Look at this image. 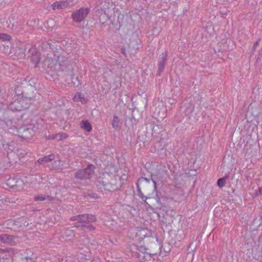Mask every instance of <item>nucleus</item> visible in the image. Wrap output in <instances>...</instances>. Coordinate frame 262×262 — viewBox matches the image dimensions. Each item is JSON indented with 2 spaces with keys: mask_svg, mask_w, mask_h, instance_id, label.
Listing matches in <instances>:
<instances>
[{
  "mask_svg": "<svg viewBox=\"0 0 262 262\" xmlns=\"http://www.w3.org/2000/svg\"><path fill=\"white\" fill-rule=\"evenodd\" d=\"M48 63L47 74L52 79H56V73L59 71H67L71 66L70 62L63 56L55 54L54 57L47 60Z\"/></svg>",
  "mask_w": 262,
  "mask_h": 262,
  "instance_id": "1",
  "label": "nucleus"
},
{
  "mask_svg": "<svg viewBox=\"0 0 262 262\" xmlns=\"http://www.w3.org/2000/svg\"><path fill=\"white\" fill-rule=\"evenodd\" d=\"M49 199L48 195L39 194L34 197V200L36 201H43Z\"/></svg>",
  "mask_w": 262,
  "mask_h": 262,
  "instance_id": "18",
  "label": "nucleus"
},
{
  "mask_svg": "<svg viewBox=\"0 0 262 262\" xmlns=\"http://www.w3.org/2000/svg\"><path fill=\"white\" fill-rule=\"evenodd\" d=\"M27 185L25 184L24 181L18 178L17 181V183H16V186L14 188V190L15 191H20L25 189V187Z\"/></svg>",
  "mask_w": 262,
  "mask_h": 262,
  "instance_id": "12",
  "label": "nucleus"
},
{
  "mask_svg": "<svg viewBox=\"0 0 262 262\" xmlns=\"http://www.w3.org/2000/svg\"><path fill=\"white\" fill-rule=\"evenodd\" d=\"M259 40H257L255 42V43H254V45L253 46V50H255L256 49V47H257V45H258V44L259 43Z\"/></svg>",
  "mask_w": 262,
  "mask_h": 262,
  "instance_id": "26",
  "label": "nucleus"
},
{
  "mask_svg": "<svg viewBox=\"0 0 262 262\" xmlns=\"http://www.w3.org/2000/svg\"><path fill=\"white\" fill-rule=\"evenodd\" d=\"M89 12L88 8L81 7L72 13V18L75 22H81L87 16Z\"/></svg>",
  "mask_w": 262,
  "mask_h": 262,
  "instance_id": "3",
  "label": "nucleus"
},
{
  "mask_svg": "<svg viewBox=\"0 0 262 262\" xmlns=\"http://www.w3.org/2000/svg\"><path fill=\"white\" fill-rule=\"evenodd\" d=\"M132 233L135 234V236L132 237L133 239L140 242L148 236L149 232L147 229L139 228L134 229Z\"/></svg>",
  "mask_w": 262,
  "mask_h": 262,
  "instance_id": "5",
  "label": "nucleus"
},
{
  "mask_svg": "<svg viewBox=\"0 0 262 262\" xmlns=\"http://www.w3.org/2000/svg\"><path fill=\"white\" fill-rule=\"evenodd\" d=\"M18 178H10L7 181V185L10 188L14 189Z\"/></svg>",
  "mask_w": 262,
  "mask_h": 262,
  "instance_id": "17",
  "label": "nucleus"
},
{
  "mask_svg": "<svg viewBox=\"0 0 262 262\" xmlns=\"http://www.w3.org/2000/svg\"><path fill=\"white\" fill-rule=\"evenodd\" d=\"M40 54L37 52L35 51L34 53L33 52L32 56L31 57V61L33 63H34L35 65V67L36 68L37 67V64L39 63L40 59Z\"/></svg>",
  "mask_w": 262,
  "mask_h": 262,
  "instance_id": "13",
  "label": "nucleus"
},
{
  "mask_svg": "<svg viewBox=\"0 0 262 262\" xmlns=\"http://www.w3.org/2000/svg\"><path fill=\"white\" fill-rule=\"evenodd\" d=\"M137 190L139 192V197L143 200L145 202L147 200V198L145 196L143 193L142 192L140 187L139 186H137Z\"/></svg>",
  "mask_w": 262,
  "mask_h": 262,
  "instance_id": "21",
  "label": "nucleus"
},
{
  "mask_svg": "<svg viewBox=\"0 0 262 262\" xmlns=\"http://www.w3.org/2000/svg\"><path fill=\"white\" fill-rule=\"evenodd\" d=\"M73 220H77L80 222H93L96 221L95 215L93 214H84L77 216L73 217Z\"/></svg>",
  "mask_w": 262,
  "mask_h": 262,
  "instance_id": "8",
  "label": "nucleus"
},
{
  "mask_svg": "<svg viewBox=\"0 0 262 262\" xmlns=\"http://www.w3.org/2000/svg\"><path fill=\"white\" fill-rule=\"evenodd\" d=\"M226 182V179L224 178H220L217 180V185L220 187H223L225 186Z\"/></svg>",
  "mask_w": 262,
  "mask_h": 262,
  "instance_id": "22",
  "label": "nucleus"
},
{
  "mask_svg": "<svg viewBox=\"0 0 262 262\" xmlns=\"http://www.w3.org/2000/svg\"><path fill=\"white\" fill-rule=\"evenodd\" d=\"M152 182L154 183V187H155V189H156V182L155 181H154V180H152Z\"/></svg>",
  "mask_w": 262,
  "mask_h": 262,
  "instance_id": "27",
  "label": "nucleus"
},
{
  "mask_svg": "<svg viewBox=\"0 0 262 262\" xmlns=\"http://www.w3.org/2000/svg\"><path fill=\"white\" fill-rule=\"evenodd\" d=\"M55 157L54 156L53 154H51V155H49L47 156H46L45 157H43V158H39L37 162L39 163V164H42L43 163V162H49V161H51L53 160H54Z\"/></svg>",
  "mask_w": 262,
  "mask_h": 262,
  "instance_id": "15",
  "label": "nucleus"
},
{
  "mask_svg": "<svg viewBox=\"0 0 262 262\" xmlns=\"http://www.w3.org/2000/svg\"><path fill=\"white\" fill-rule=\"evenodd\" d=\"M11 36L5 33H0V39L3 41H9L11 39Z\"/></svg>",
  "mask_w": 262,
  "mask_h": 262,
  "instance_id": "20",
  "label": "nucleus"
},
{
  "mask_svg": "<svg viewBox=\"0 0 262 262\" xmlns=\"http://www.w3.org/2000/svg\"><path fill=\"white\" fill-rule=\"evenodd\" d=\"M25 100L20 98L15 100L10 103L9 105V108L12 111H21L27 108V106H24Z\"/></svg>",
  "mask_w": 262,
  "mask_h": 262,
  "instance_id": "7",
  "label": "nucleus"
},
{
  "mask_svg": "<svg viewBox=\"0 0 262 262\" xmlns=\"http://www.w3.org/2000/svg\"><path fill=\"white\" fill-rule=\"evenodd\" d=\"M88 228L90 229V230H93L94 229V227H92V226H89L88 227Z\"/></svg>",
  "mask_w": 262,
  "mask_h": 262,
  "instance_id": "28",
  "label": "nucleus"
},
{
  "mask_svg": "<svg viewBox=\"0 0 262 262\" xmlns=\"http://www.w3.org/2000/svg\"><path fill=\"white\" fill-rule=\"evenodd\" d=\"M93 165H89L86 169L79 170L75 175L76 178L79 179H90L94 172Z\"/></svg>",
  "mask_w": 262,
  "mask_h": 262,
  "instance_id": "4",
  "label": "nucleus"
},
{
  "mask_svg": "<svg viewBox=\"0 0 262 262\" xmlns=\"http://www.w3.org/2000/svg\"><path fill=\"white\" fill-rule=\"evenodd\" d=\"M32 179H35L37 181V183L39 184L40 183V180L41 179V178L40 176L36 175L34 177V178L32 177Z\"/></svg>",
  "mask_w": 262,
  "mask_h": 262,
  "instance_id": "24",
  "label": "nucleus"
},
{
  "mask_svg": "<svg viewBox=\"0 0 262 262\" xmlns=\"http://www.w3.org/2000/svg\"><path fill=\"white\" fill-rule=\"evenodd\" d=\"M80 125L81 127L86 132H90L92 130V125L88 120H82Z\"/></svg>",
  "mask_w": 262,
  "mask_h": 262,
  "instance_id": "14",
  "label": "nucleus"
},
{
  "mask_svg": "<svg viewBox=\"0 0 262 262\" xmlns=\"http://www.w3.org/2000/svg\"><path fill=\"white\" fill-rule=\"evenodd\" d=\"M143 181H146L147 182H149V181H148V180L147 179L145 178H140V179H139L138 180V183H141V182H142Z\"/></svg>",
  "mask_w": 262,
  "mask_h": 262,
  "instance_id": "25",
  "label": "nucleus"
},
{
  "mask_svg": "<svg viewBox=\"0 0 262 262\" xmlns=\"http://www.w3.org/2000/svg\"><path fill=\"white\" fill-rule=\"evenodd\" d=\"M73 235V231L72 230H70V229H68V230H67L66 231H65V233L64 234H63L62 236L64 237H70V236H71L72 237Z\"/></svg>",
  "mask_w": 262,
  "mask_h": 262,
  "instance_id": "23",
  "label": "nucleus"
},
{
  "mask_svg": "<svg viewBox=\"0 0 262 262\" xmlns=\"http://www.w3.org/2000/svg\"><path fill=\"white\" fill-rule=\"evenodd\" d=\"M120 120L119 118L115 115L114 116L113 121H112V126L114 128H117L119 126Z\"/></svg>",
  "mask_w": 262,
  "mask_h": 262,
  "instance_id": "19",
  "label": "nucleus"
},
{
  "mask_svg": "<svg viewBox=\"0 0 262 262\" xmlns=\"http://www.w3.org/2000/svg\"><path fill=\"white\" fill-rule=\"evenodd\" d=\"M73 100L75 102H81L82 103H85L86 101L84 95L80 92H77L73 97Z\"/></svg>",
  "mask_w": 262,
  "mask_h": 262,
  "instance_id": "11",
  "label": "nucleus"
},
{
  "mask_svg": "<svg viewBox=\"0 0 262 262\" xmlns=\"http://www.w3.org/2000/svg\"><path fill=\"white\" fill-rule=\"evenodd\" d=\"M69 5L70 3L67 1H60L53 3L52 7L54 10L60 9L67 7Z\"/></svg>",
  "mask_w": 262,
  "mask_h": 262,
  "instance_id": "10",
  "label": "nucleus"
},
{
  "mask_svg": "<svg viewBox=\"0 0 262 262\" xmlns=\"http://www.w3.org/2000/svg\"><path fill=\"white\" fill-rule=\"evenodd\" d=\"M167 53L166 52L163 53L161 55V57L160 60L159 61V75L160 73L163 71L165 62L167 59Z\"/></svg>",
  "mask_w": 262,
  "mask_h": 262,
  "instance_id": "9",
  "label": "nucleus"
},
{
  "mask_svg": "<svg viewBox=\"0 0 262 262\" xmlns=\"http://www.w3.org/2000/svg\"><path fill=\"white\" fill-rule=\"evenodd\" d=\"M131 255L136 257L140 262H150L152 256L146 252V248L142 246H137L133 244L129 246ZM153 261V260H152Z\"/></svg>",
  "mask_w": 262,
  "mask_h": 262,
  "instance_id": "2",
  "label": "nucleus"
},
{
  "mask_svg": "<svg viewBox=\"0 0 262 262\" xmlns=\"http://www.w3.org/2000/svg\"><path fill=\"white\" fill-rule=\"evenodd\" d=\"M68 136L67 134L62 133H59V134H56V135L52 136V137H48V139H57L58 140H62L67 139L68 138Z\"/></svg>",
  "mask_w": 262,
  "mask_h": 262,
  "instance_id": "16",
  "label": "nucleus"
},
{
  "mask_svg": "<svg viewBox=\"0 0 262 262\" xmlns=\"http://www.w3.org/2000/svg\"><path fill=\"white\" fill-rule=\"evenodd\" d=\"M0 241L10 246H14L19 242L18 237L6 234H0Z\"/></svg>",
  "mask_w": 262,
  "mask_h": 262,
  "instance_id": "6",
  "label": "nucleus"
}]
</instances>
